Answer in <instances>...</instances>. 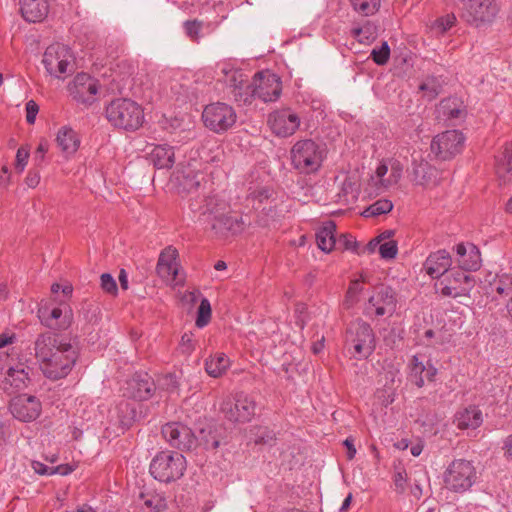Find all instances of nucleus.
<instances>
[{
	"mask_svg": "<svg viewBox=\"0 0 512 512\" xmlns=\"http://www.w3.org/2000/svg\"><path fill=\"white\" fill-rule=\"evenodd\" d=\"M483 422L482 412L477 406H469L456 412L454 423L461 430L476 429Z\"/></svg>",
	"mask_w": 512,
	"mask_h": 512,
	"instance_id": "bb28decb",
	"label": "nucleus"
},
{
	"mask_svg": "<svg viewBox=\"0 0 512 512\" xmlns=\"http://www.w3.org/2000/svg\"><path fill=\"white\" fill-rule=\"evenodd\" d=\"M499 12L496 0H468L464 7L463 16L469 23L476 26L492 22Z\"/></svg>",
	"mask_w": 512,
	"mask_h": 512,
	"instance_id": "4468645a",
	"label": "nucleus"
},
{
	"mask_svg": "<svg viewBox=\"0 0 512 512\" xmlns=\"http://www.w3.org/2000/svg\"><path fill=\"white\" fill-rule=\"evenodd\" d=\"M230 366V360L224 353H216L205 362V370L211 377H221Z\"/></svg>",
	"mask_w": 512,
	"mask_h": 512,
	"instance_id": "c9c22d12",
	"label": "nucleus"
},
{
	"mask_svg": "<svg viewBox=\"0 0 512 512\" xmlns=\"http://www.w3.org/2000/svg\"><path fill=\"white\" fill-rule=\"evenodd\" d=\"M56 141L58 147L67 155L74 154L80 145L77 133L68 126H63L59 129Z\"/></svg>",
	"mask_w": 512,
	"mask_h": 512,
	"instance_id": "7c9ffc66",
	"label": "nucleus"
},
{
	"mask_svg": "<svg viewBox=\"0 0 512 512\" xmlns=\"http://www.w3.org/2000/svg\"><path fill=\"white\" fill-rule=\"evenodd\" d=\"M20 10L28 22H40L48 14L47 0H20Z\"/></svg>",
	"mask_w": 512,
	"mask_h": 512,
	"instance_id": "cd10ccee",
	"label": "nucleus"
},
{
	"mask_svg": "<svg viewBox=\"0 0 512 512\" xmlns=\"http://www.w3.org/2000/svg\"><path fill=\"white\" fill-rule=\"evenodd\" d=\"M412 179L417 185L427 186L436 181L437 169L427 161H413Z\"/></svg>",
	"mask_w": 512,
	"mask_h": 512,
	"instance_id": "c756f323",
	"label": "nucleus"
},
{
	"mask_svg": "<svg viewBox=\"0 0 512 512\" xmlns=\"http://www.w3.org/2000/svg\"><path fill=\"white\" fill-rule=\"evenodd\" d=\"M254 90V82H244L243 89L236 90L234 92V99L237 102H243L244 104H250L253 99L257 98L256 93L252 92Z\"/></svg>",
	"mask_w": 512,
	"mask_h": 512,
	"instance_id": "37998d69",
	"label": "nucleus"
},
{
	"mask_svg": "<svg viewBox=\"0 0 512 512\" xmlns=\"http://www.w3.org/2000/svg\"><path fill=\"white\" fill-rule=\"evenodd\" d=\"M177 258L178 251L175 248L169 246L161 252L158 263L170 264L171 266L180 267Z\"/></svg>",
	"mask_w": 512,
	"mask_h": 512,
	"instance_id": "8fccbe9b",
	"label": "nucleus"
},
{
	"mask_svg": "<svg viewBox=\"0 0 512 512\" xmlns=\"http://www.w3.org/2000/svg\"><path fill=\"white\" fill-rule=\"evenodd\" d=\"M456 17L454 14H447L435 21L434 29L440 33H445L454 26Z\"/></svg>",
	"mask_w": 512,
	"mask_h": 512,
	"instance_id": "603ef678",
	"label": "nucleus"
},
{
	"mask_svg": "<svg viewBox=\"0 0 512 512\" xmlns=\"http://www.w3.org/2000/svg\"><path fill=\"white\" fill-rule=\"evenodd\" d=\"M271 196L270 190L266 188H261L259 190H255L251 193V197L254 202H258L261 204L264 200H269ZM254 208L258 209L259 207L256 206V203H253Z\"/></svg>",
	"mask_w": 512,
	"mask_h": 512,
	"instance_id": "e2e57ef3",
	"label": "nucleus"
},
{
	"mask_svg": "<svg viewBox=\"0 0 512 512\" xmlns=\"http://www.w3.org/2000/svg\"><path fill=\"white\" fill-rule=\"evenodd\" d=\"M275 440V433L266 427H258L255 433L256 444H271Z\"/></svg>",
	"mask_w": 512,
	"mask_h": 512,
	"instance_id": "864d4df0",
	"label": "nucleus"
},
{
	"mask_svg": "<svg viewBox=\"0 0 512 512\" xmlns=\"http://www.w3.org/2000/svg\"><path fill=\"white\" fill-rule=\"evenodd\" d=\"M475 286V279L463 270H451L450 274L435 285L442 296L458 298L469 296Z\"/></svg>",
	"mask_w": 512,
	"mask_h": 512,
	"instance_id": "9d476101",
	"label": "nucleus"
},
{
	"mask_svg": "<svg viewBox=\"0 0 512 512\" xmlns=\"http://www.w3.org/2000/svg\"><path fill=\"white\" fill-rule=\"evenodd\" d=\"M31 466L33 470L39 475H53L54 467L50 468L39 461H32Z\"/></svg>",
	"mask_w": 512,
	"mask_h": 512,
	"instance_id": "0e129e2a",
	"label": "nucleus"
},
{
	"mask_svg": "<svg viewBox=\"0 0 512 512\" xmlns=\"http://www.w3.org/2000/svg\"><path fill=\"white\" fill-rule=\"evenodd\" d=\"M107 120L114 126L126 131L139 129L144 121V113L135 101L118 98L106 107Z\"/></svg>",
	"mask_w": 512,
	"mask_h": 512,
	"instance_id": "f03ea898",
	"label": "nucleus"
},
{
	"mask_svg": "<svg viewBox=\"0 0 512 512\" xmlns=\"http://www.w3.org/2000/svg\"><path fill=\"white\" fill-rule=\"evenodd\" d=\"M9 409L14 418L22 422L36 420L42 411L40 400L33 396L22 394L10 401Z\"/></svg>",
	"mask_w": 512,
	"mask_h": 512,
	"instance_id": "f3484780",
	"label": "nucleus"
},
{
	"mask_svg": "<svg viewBox=\"0 0 512 512\" xmlns=\"http://www.w3.org/2000/svg\"><path fill=\"white\" fill-rule=\"evenodd\" d=\"M31 368L23 363L8 368L5 377L0 381V388L8 394L22 390L30 383Z\"/></svg>",
	"mask_w": 512,
	"mask_h": 512,
	"instance_id": "412c9836",
	"label": "nucleus"
},
{
	"mask_svg": "<svg viewBox=\"0 0 512 512\" xmlns=\"http://www.w3.org/2000/svg\"><path fill=\"white\" fill-rule=\"evenodd\" d=\"M246 226L245 221L241 216H234L229 214V211L221 217L218 222L212 224V231L218 237H225L228 234H239Z\"/></svg>",
	"mask_w": 512,
	"mask_h": 512,
	"instance_id": "a878e982",
	"label": "nucleus"
},
{
	"mask_svg": "<svg viewBox=\"0 0 512 512\" xmlns=\"http://www.w3.org/2000/svg\"><path fill=\"white\" fill-rule=\"evenodd\" d=\"M464 142L465 137L461 132L447 130L433 138L431 151L440 160H450L462 151Z\"/></svg>",
	"mask_w": 512,
	"mask_h": 512,
	"instance_id": "9b49d317",
	"label": "nucleus"
},
{
	"mask_svg": "<svg viewBox=\"0 0 512 512\" xmlns=\"http://www.w3.org/2000/svg\"><path fill=\"white\" fill-rule=\"evenodd\" d=\"M72 98L82 104H91L98 92L97 81L86 73L77 74L69 85Z\"/></svg>",
	"mask_w": 512,
	"mask_h": 512,
	"instance_id": "6ab92c4d",
	"label": "nucleus"
},
{
	"mask_svg": "<svg viewBox=\"0 0 512 512\" xmlns=\"http://www.w3.org/2000/svg\"><path fill=\"white\" fill-rule=\"evenodd\" d=\"M437 375V368L429 361L419 355H414L409 363V381L421 388L426 382H432Z\"/></svg>",
	"mask_w": 512,
	"mask_h": 512,
	"instance_id": "4be33fe9",
	"label": "nucleus"
},
{
	"mask_svg": "<svg viewBox=\"0 0 512 512\" xmlns=\"http://www.w3.org/2000/svg\"><path fill=\"white\" fill-rule=\"evenodd\" d=\"M199 177V174H188V175H183L182 176V179L180 178V176H177V179L180 183V185L183 186L184 189L188 190V191H191L193 189H198V187L200 186V180L198 179Z\"/></svg>",
	"mask_w": 512,
	"mask_h": 512,
	"instance_id": "5fc2aeb1",
	"label": "nucleus"
},
{
	"mask_svg": "<svg viewBox=\"0 0 512 512\" xmlns=\"http://www.w3.org/2000/svg\"><path fill=\"white\" fill-rule=\"evenodd\" d=\"M254 90L258 99L263 102L276 101L282 91L280 78L269 71H261L253 77Z\"/></svg>",
	"mask_w": 512,
	"mask_h": 512,
	"instance_id": "dca6fc26",
	"label": "nucleus"
},
{
	"mask_svg": "<svg viewBox=\"0 0 512 512\" xmlns=\"http://www.w3.org/2000/svg\"><path fill=\"white\" fill-rule=\"evenodd\" d=\"M452 258L446 250H438L431 253L424 262L426 273L432 278H440L451 267Z\"/></svg>",
	"mask_w": 512,
	"mask_h": 512,
	"instance_id": "393cba45",
	"label": "nucleus"
},
{
	"mask_svg": "<svg viewBox=\"0 0 512 512\" xmlns=\"http://www.w3.org/2000/svg\"><path fill=\"white\" fill-rule=\"evenodd\" d=\"M393 209V203L388 199H379L363 211V216L374 217L387 214Z\"/></svg>",
	"mask_w": 512,
	"mask_h": 512,
	"instance_id": "ea45409f",
	"label": "nucleus"
},
{
	"mask_svg": "<svg viewBox=\"0 0 512 512\" xmlns=\"http://www.w3.org/2000/svg\"><path fill=\"white\" fill-rule=\"evenodd\" d=\"M29 158V150L25 147H20L16 153L15 167L19 172H22L27 165Z\"/></svg>",
	"mask_w": 512,
	"mask_h": 512,
	"instance_id": "bf43d9fd",
	"label": "nucleus"
},
{
	"mask_svg": "<svg viewBox=\"0 0 512 512\" xmlns=\"http://www.w3.org/2000/svg\"><path fill=\"white\" fill-rule=\"evenodd\" d=\"M68 312L70 313L71 311L68 310L65 312L64 318L59 324H54V321L60 319L63 314V310L58 307L53 308L51 311L47 308L39 309V318L41 322L49 328L65 329L70 325V317L67 315Z\"/></svg>",
	"mask_w": 512,
	"mask_h": 512,
	"instance_id": "72a5a7b5",
	"label": "nucleus"
},
{
	"mask_svg": "<svg viewBox=\"0 0 512 512\" xmlns=\"http://www.w3.org/2000/svg\"><path fill=\"white\" fill-rule=\"evenodd\" d=\"M144 505L153 512H161L167 507L165 498L159 494H148L144 496Z\"/></svg>",
	"mask_w": 512,
	"mask_h": 512,
	"instance_id": "a18cd8bd",
	"label": "nucleus"
},
{
	"mask_svg": "<svg viewBox=\"0 0 512 512\" xmlns=\"http://www.w3.org/2000/svg\"><path fill=\"white\" fill-rule=\"evenodd\" d=\"M34 351L41 371L51 380L66 377L77 360V351L71 343L51 332L38 335Z\"/></svg>",
	"mask_w": 512,
	"mask_h": 512,
	"instance_id": "f257e3e1",
	"label": "nucleus"
},
{
	"mask_svg": "<svg viewBox=\"0 0 512 512\" xmlns=\"http://www.w3.org/2000/svg\"><path fill=\"white\" fill-rule=\"evenodd\" d=\"M379 254L383 259H394L398 252V246L396 241L390 240L384 243H381L379 246Z\"/></svg>",
	"mask_w": 512,
	"mask_h": 512,
	"instance_id": "3c124183",
	"label": "nucleus"
},
{
	"mask_svg": "<svg viewBox=\"0 0 512 512\" xmlns=\"http://www.w3.org/2000/svg\"><path fill=\"white\" fill-rule=\"evenodd\" d=\"M375 334L371 326L357 319L351 322L345 332V348L357 359H367L375 350Z\"/></svg>",
	"mask_w": 512,
	"mask_h": 512,
	"instance_id": "7ed1b4c3",
	"label": "nucleus"
},
{
	"mask_svg": "<svg viewBox=\"0 0 512 512\" xmlns=\"http://www.w3.org/2000/svg\"><path fill=\"white\" fill-rule=\"evenodd\" d=\"M403 165L396 159L383 160L371 176V183L377 192L384 191L396 185L402 177Z\"/></svg>",
	"mask_w": 512,
	"mask_h": 512,
	"instance_id": "ddd939ff",
	"label": "nucleus"
},
{
	"mask_svg": "<svg viewBox=\"0 0 512 512\" xmlns=\"http://www.w3.org/2000/svg\"><path fill=\"white\" fill-rule=\"evenodd\" d=\"M149 160L157 169H169L175 162L174 149L166 144L156 145L149 153Z\"/></svg>",
	"mask_w": 512,
	"mask_h": 512,
	"instance_id": "c85d7f7f",
	"label": "nucleus"
},
{
	"mask_svg": "<svg viewBox=\"0 0 512 512\" xmlns=\"http://www.w3.org/2000/svg\"><path fill=\"white\" fill-rule=\"evenodd\" d=\"M268 124L275 135L288 137L299 128L300 118L291 109H281L269 114Z\"/></svg>",
	"mask_w": 512,
	"mask_h": 512,
	"instance_id": "a211bd4d",
	"label": "nucleus"
},
{
	"mask_svg": "<svg viewBox=\"0 0 512 512\" xmlns=\"http://www.w3.org/2000/svg\"><path fill=\"white\" fill-rule=\"evenodd\" d=\"M351 5L362 16L374 15L380 8L381 0H350Z\"/></svg>",
	"mask_w": 512,
	"mask_h": 512,
	"instance_id": "4c0bfd02",
	"label": "nucleus"
},
{
	"mask_svg": "<svg viewBox=\"0 0 512 512\" xmlns=\"http://www.w3.org/2000/svg\"><path fill=\"white\" fill-rule=\"evenodd\" d=\"M336 225L333 221L324 223L316 233V241L319 249L323 252H331L337 245Z\"/></svg>",
	"mask_w": 512,
	"mask_h": 512,
	"instance_id": "473e14b6",
	"label": "nucleus"
},
{
	"mask_svg": "<svg viewBox=\"0 0 512 512\" xmlns=\"http://www.w3.org/2000/svg\"><path fill=\"white\" fill-rule=\"evenodd\" d=\"M496 165L500 173H508L512 170V143H505L503 151L496 158Z\"/></svg>",
	"mask_w": 512,
	"mask_h": 512,
	"instance_id": "58836bf2",
	"label": "nucleus"
},
{
	"mask_svg": "<svg viewBox=\"0 0 512 512\" xmlns=\"http://www.w3.org/2000/svg\"><path fill=\"white\" fill-rule=\"evenodd\" d=\"M194 340L192 333H184L180 341V349L184 354H191L194 350Z\"/></svg>",
	"mask_w": 512,
	"mask_h": 512,
	"instance_id": "052dcab7",
	"label": "nucleus"
},
{
	"mask_svg": "<svg viewBox=\"0 0 512 512\" xmlns=\"http://www.w3.org/2000/svg\"><path fill=\"white\" fill-rule=\"evenodd\" d=\"M495 291L498 294H508L512 292V276L508 273L498 275V279L494 283Z\"/></svg>",
	"mask_w": 512,
	"mask_h": 512,
	"instance_id": "de8ad7c7",
	"label": "nucleus"
},
{
	"mask_svg": "<svg viewBox=\"0 0 512 512\" xmlns=\"http://www.w3.org/2000/svg\"><path fill=\"white\" fill-rule=\"evenodd\" d=\"M180 267L170 264L157 263V273L165 281L177 286L183 285L184 277L179 272Z\"/></svg>",
	"mask_w": 512,
	"mask_h": 512,
	"instance_id": "e433bc0d",
	"label": "nucleus"
},
{
	"mask_svg": "<svg viewBox=\"0 0 512 512\" xmlns=\"http://www.w3.org/2000/svg\"><path fill=\"white\" fill-rule=\"evenodd\" d=\"M379 27L372 21H366L362 26L351 29V35L360 44L369 45L378 37Z\"/></svg>",
	"mask_w": 512,
	"mask_h": 512,
	"instance_id": "f704fd0d",
	"label": "nucleus"
},
{
	"mask_svg": "<svg viewBox=\"0 0 512 512\" xmlns=\"http://www.w3.org/2000/svg\"><path fill=\"white\" fill-rule=\"evenodd\" d=\"M74 57L70 48L61 43L49 45L43 55L42 63L46 71L56 78L73 72Z\"/></svg>",
	"mask_w": 512,
	"mask_h": 512,
	"instance_id": "0eeeda50",
	"label": "nucleus"
},
{
	"mask_svg": "<svg viewBox=\"0 0 512 512\" xmlns=\"http://www.w3.org/2000/svg\"><path fill=\"white\" fill-rule=\"evenodd\" d=\"M16 335L12 332H3L0 334V349L15 343Z\"/></svg>",
	"mask_w": 512,
	"mask_h": 512,
	"instance_id": "338daca9",
	"label": "nucleus"
},
{
	"mask_svg": "<svg viewBox=\"0 0 512 512\" xmlns=\"http://www.w3.org/2000/svg\"><path fill=\"white\" fill-rule=\"evenodd\" d=\"M165 440L179 450L188 451L196 445V437L192 430L180 422L167 423L162 427Z\"/></svg>",
	"mask_w": 512,
	"mask_h": 512,
	"instance_id": "2eb2a0df",
	"label": "nucleus"
},
{
	"mask_svg": "<svg viewBox=\"0 0 512 512\" xmlns=\"http://www.w3.org/2000/svg\"><path fill=\"white\" fill-rule=\"evenodd\" d=\"M202 119L208 129L215 133H222L235 124L237 115L232 106L216 102L204 108Z\"/></svg>",
	"mask_w": 512,
	"mask_h": 512,
	"instance_id": "6e6552de",
	"label": "nucleus"
},
{
	"mask_svg": "<svg viewBox=\"0 0 512 512\" xmlns=\"http://www.w3.org/2000/svg\"><path fill=\"white\" fill-rule=\"evenodd\" d=\"M323 151L312 139L297 141L291 149V163L300 173L316 172L322 165Z\"/></svg>",
	"mask_w": 512,
	"mask_h": 512,
	"instance_id": "423d86ee",
	"label": "nucleus"
},
{
	"mask_svg": "<svg viewBox=\"0 0 512 512\" xmlns=\"http://www.w3.org/2000/svg\"><path fill=\"white\" fill-rule=\"evenodd\" d=\"M477 481V471L473 463L466 459H455L443 473L444 487L453 493L469 491Z\"/></svg>",
	"mask_w": 512,
	"mask_h": 512,
	"instance_id": "20e7f679",
	"label": "nucleus"
},
{
	"mask_svg": "<svg viewBox=\"0 0 512 512\" xmlns=\"http://www.w3.org/2000/svg\"><path fill=\"white\" fill-rule=\"evenodd\" d=\"M101 287L104 291L110 294H116L117 292L116 281L109 273L101 275Z\"/></svg>",
	"mask_w": 512,
	"mask_h": 512,
	"instance_id": "4d7b16f0",
	"label": "nucleus"
},
{
	"mask_svg": "<svg viewBox=\"0 0 512 512\" xmlns=\"http://www.w3.org/2000/svg\"><path fill=\"white\" fill-rule=\"evenodd\" d=\"M336 242L337 245L335 248L356 252L357 241L351 235L342 234L338 239H336Z\"/></svg>",
	"mask_w": 512,
	"mask_h": 512,
	"instance_id": "6e6d98bb",
	"label": "nucleus"
},
{
	"mask_svg": "<svg viewBox=\"0 0 512 512\" xmlns=\"http://www.w3.org/2000/svg\"><path fill=\"white\" fill-rule=\"evenodd\" d=\"M155 391V383L147 374H135L126 382L124 396L143 401L149 399Z\"/></svg>",
	"mask_w": 512,
	"mask_h": 512,
	"instance_id": "5701e85b",
	"label": "nucleus"
},
{
	"mask_svg": "<svg viewBox=\"0 0 512 512\" xmlns=\"http://www.w3.org/2000/svg\"><path fill=\"white\" fill-rule=\"evenodd\" d=\"M220 73L222 74L220 80L232 89L231 93L233 96L236 90L243 89L244 82L248 80L247 75H245L242 70L228 64L221 66Z\"/></svg>",
	"mask_w": 512,
	"mask_h": 512,
	"instance_id": "2f4dec72",
	"label": "nucleus"
},
{
	"mask_svg": "<svg viewBox=\"0 0 512 512\" xmlns=\"http://www.w3.org/2000/svg\"><path fill=\"white\" fill-rule=\"evenodd\" d=\"M456 254L458 266L464 272L476 271L480 268L481 255L479 249L475 245L459 243L456 246Z\"/></svg>",
	"mask_w": 512,
	"mask_h": 512,
	"instance_id": "b1692460",
	"label": "nucleus"
},
{
	"mask_svg": "<svg viewBox=\"0 0 512 512\" xmlns=\"http://www.w3.org/2000/svg\"><path fill=\"white\" fill-rule=\"evenodd\" d=\"M362 286L360 284V280H353L346 294V302L353 304L357 301V295L361 292Z\"/></svg>",
	"mask_w": 512,
	"mask_h": 512,
	"instance_id": "13d9d810",
	"label": "nucleus"
},
{
	"mask_svg": "<svg viewBox=\"0 0 512 512\" xmlns=\"http://www.w3.org/2000/svg\"><path fill=\"white\" fill-rule=\"evenodd\" d=\"M406 483V473L404 471H398L394 475V484L399 492H403Z\"/></svg>",
	"mask_w": 512,
	"mask_h": 512,
	"instance_id": "69168bd1",
	"label": "nucleus"
},
{
	"mask_svg": "<svg viewBox=\"0 0 512 512\" xmlns=\"http://www.w3.org/2000/svg\"><path fill=\"white\" fill-rule=\"evenodd\" d=\"M26 121L29 124H34L36 120V116L39 112V106L34 100H29L26 103Z\"/></svg>",
	"mask_w": 512,
	"mask_h": 512,
	"instance_id": "680f3d73",
	"label": "nucleus"
},
{
	"mask_svg": "<svg viewBox=\"0 0 512 512\" xmlns=\"http://www.w3.org/2000/svg\"><path fill=\"white\" fill-rule=\"evenodd\" d=\"M116 409L118 411V416L122 425H129L135 418V409L131 407V405L126 401L120 402Z\"/></svg>",
	"mask_w": 512,
	"mask_h": 512,
	"instance_id": "49530a36",
	"label": "nucleus"
},
{
	"mask_svg": "<svg viewBox=\"0 0 512 512\" xmlns=\"http://www.w3.org/2000/svg\"><path fill=\"white\" fill-rule=\"evenodd\" d=\"M202 22L196 19L184 22V30L186 35L193 41H197L200 37Z\"/></svg>",
	"mask_w": 512,
	"mask_h": 512,
	"instance_id": "09e8293b",
	"label": "nucleus"
},
{
	"mask_svg": "<svg viewBox=\"0 0 512 512\" xmlns=\"http://www.w3.org/2000/svg\"><path fill=\"white\" fill-rule=\"evenodd\" d=\"M186 470V459L172 451L159 452L150 463L151 475L160 482L169 483L181 478Z\"/></svg>",
	"mask_w": 512,
	"mask_h": 512,
	"instance_id": "39448f33",
	"label": "nucleus"
},
{
	"mask_svg": "<svg viewBox=\"0 0 512 512\" xmlns=\"http://www.w3.org/2000/svg\"><path fill=\"white\" fill-rule=\"evenodd\" d=\"M189 208L193 213H198L199 220L209 225L210 229H212V224L221 219L229 209V206L226 201L212 196L202 200H191Z\"/></svg>",
	"mask_w": 512,
	"mask_h": 512,
	"instance_id": "f8f14e48",
	"label": "nucleus"
},
{
	"mask_svg": "<svg viewBox=\"0 0 512 512\" xmlns=\"http://www.w3.org/2000/svg\"><path fill=\"white\" fill-rule=\"evenodd\" d=\"M25 183L28 187L35 188L40 183L39 173L30 171L25 178Z\"/></svg>",
	"mask_w": 512,
	"mask_h": 512,
	"instance_id": "774afa93",
	"label": "nucleus"
},
{
	"mask_svg": "<svg viewBox=\"0 0 512 512\" xmlns=\"http://www.w3.org/2000/svg\"><path fill=\"white\" fill-rule=\"evenodd\" d=\"M211 319V305L207 298H202L196 318V326L203 328L206 326Z\"/></svg>",
	"mask_w": 512,
	"mask_h": 512,
	"instance_id": "79ce46f5",
	"label": "nucleus"
},
{
	"mask_svg": "<svg viewBox=\"0 0 512 512\" xmlns=\"http://www.w3.org/2000/svg\"><path fill=\"white\" fill-rule=\"evenodd\" d=\"M224 417L233 423L249 422L255 415V401L244 393L237 394L235 398H226L220 407Z\"/></svg>",
	"mask_w": 512,
	"mask_h": 512,
	"instance_id": "1a4fd4ad",
	"label": "nucleus"
},
{
	"mask_svg": "<svg viewBox=\"0 0 512 512\" xmlns=\"http://www.w3.org/2000/svg\"><path fill=\"white\" fill-rule=\"evenodd\" d=\"M441 83L436 77H428L426 78L419 86V90L424 93V96L428 98V100H432L436 98L441 91Z\"/></svg>",
	"mask_w": 512,
	"mask_h": 512,
	"instance_id": "a19ab883",
	"label": "nucleus"
},
{
	"mask_svg": "<svg viewBox=\"0 0 512 512\" xmlns=\"http://www.w3.org/2000/svg\"><path fill=\"white\" fill-rule=\"evenodd\" d=\"M376 316L392 315L396 310V296L391 287L380 286L369 298L367 311Z\"/></svg>",
	"mask_w": 512,
	"mask_h": 512,
	"instance_id": "aec40b11",
	"label": "nucleus"
},
{
	"mask_svg": "<svg viewBox=\"0 0 512 512\" xmlns=\"http://www.w3.org/2000/svg\"><path fill=\"white\" fill-rule=\"evenodd\" d=\"M371 59L377 65H385L390 58V47L386 41H383L380 47H376L371 51Z\"/></svg>",
	"mask_w": 512,
	"mask_h": 512,
	"instance_id": "c03bdc74",
	"label": "nucleus"
}]
</instances>
